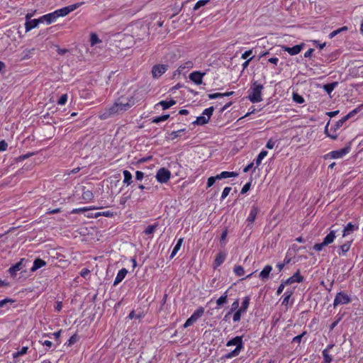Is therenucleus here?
<instances>
[{
	"mask_svg": "<svg viewBox=\"0 0 363 363\" xmlns=\"http://www.w3.org/2000/svg\"><path fill=\"white\" fill-rule=\"evenodd\" d=\"M134 104L132 98L121 96L109 108L105 109L101 115V119H106L116 114H121L129 109Z\"/></svg>",
	"mask_w": 363,
	"mask_h": 363,
	"instance_id": "1",
	"label": "nucleus"
},
{
	"mask_svg": "<svg viewBox=\"0 0 363 363\" xmlns=\"http://www.w3.org/2000/svg\"><path fill=\"white\" fill-rule=\"evenodd\" d=\"M264 86L262 84L255 81L252 83L251 87L249 90L250 92L248 99L252 103H258L262 101V91Z\"/></svg>",
	"mask_w": 363,
	"mask_h": 363,
	"instance_id": "2",
	"label": "nucleus"
},
{
	"mask_svg": "<svg viewBox=\"0 0 363 363\" xmlns=\"http://www.w3.org/2000/svg\"><path fill=\"white\" fill-rule=\"evenodd\" d=\"M259 212V208L253 205L250 209V213L248 217L246 219L247 225L245 228V231H246L248 228V230L250 231L252 228V224L255 222L256 217Z\"/></svg>",
	"mask_w": 363,
	"mask_h": 363,
	"instance_id": "3",
	"label": "nucleus"
},
{
	"mask_svg": "<svg viewBox=\"0 0 363 363\" xmlns=\"http://www.w3.org/2000/svg\"><path fill=\"white\" fill-rule=\"evenodd\" d=\"M204 313V309L203 307H199L197 308L191 316L187 319L186 323L183 325V328H188L189 326L192 325L196 320L203 315Z\"/></svg>",
	"mask_w": 363,
	"mask_h": 363,
	"instance_id": "4",
	"label": "nucleus"
},
{
	"mask_svg": "<svg viewBox=\"0 0 363 363\" xmlns=\"http://www.w3.org/2000/svg\"><path fill=\"white\" fill-rule=\"evenodd\" d=\"M351 301V298L344 292H338L334 299L333 306L336 307L338 305L347 304Z\"/></svg>",
	"mask_w": 363,
	"mask_h": 363,
	"instance_id": "5",
	"label": "nucleus"
},
{
	"mask_svg": "<svg viewBox=\"0 0 363 363\" xmlns=\"http://www.w3.org/2000/svg\"><path fill=\"white\" fill-rule=\"evenodd\" d=\"M82 4H83L82 2V3H77V4H72V5H69L68 6H65V7H64L62 9L56 10L55 11V14H56L57 18L60 17V16H65L67 14H69L70 12L74 11L76 9H77Z\"/></svg>",
	"mask_w": 363,
	"mask_h": 363,
	"instance_id": "6",
	"label": "nucleus"
},
{
	"mask_svg": "<svg viewBox=\"0 0 363 363\" xmlns=\"http://www.w3.org/2000/svg\"><path fill=\"white\" fill-rule=\"evenodd\" d=\"M304 47V43L296 45L293 47H289L287 45H280V48L282 50L287 52L290 55L292 56L298 55L303 49Z\"/></svg>",
	"mask_w": 363,
	"mask_h": 363,
	"instance_id": "7",
	"label": "nucleus"
},
{
	"mask_svg": "<svg viewBox=\"0 0 363 363\" xmlns=\"http://www.w3.org/2000/svg\"><path fill=\"white\" fill-rule=\"evenodd\" d=\"M350 149L351 148H350V146L349 145L346 146L344 148H342V149H340V150H334V151L330 152L328 155V156H330V157L333 158V159L342 158L343 156H345V155H347V153L350 152Z\"/></svg>",
	"mask_w": 363,
	"mask_h": 363,
	"instance_id": "8",
	"label": "nucleus"
},
{
	"mask_svg": "<svg viewBox=\"0 0 363 363\" xmlns=\"http://www.w3.org/2000/svg\"><path fill=\"white\" fill-rule=\"evenodd\" d=\"M169 177L170 172L165 168L160 169L156 174V179L160 183L167 182L169 179Z\"/></svg>",
	"mask_w": 363,
	"mask_h": 363,
	"instance_id": "9",
	"label": "nucleus"
},
{
	"mask_svg": "<svg viewBox=\"0 0 363 363\" xmlns=\"http://www.w3.org/2000/svg\"><path fill=\"white\" fill-rule=\"evenodd\" d=\"M167 69L165 65H155L152 67V74L154 78H159Z\"/></svg>",
	"mask_w": 363,
	"mask_h": 363,
	"instance_id": "10",
	"label": "nucleus"
},
{
	"mask_svg": "<svg viewBox=\"0 0 363 363\" xmlns=\"http://www.w3.org/2000/svg\"><path fill=\"white\" fill-rule=\"evenodd\" d=\"M205 74V72L194 71L189 74V78L196 84L199 85L202 84V79Z\"/></svg>",
	"mask_w": 363,
	"mask_h": 363,
	"instance_id": "11",
	"label": "nucleus"
},
{
	"mask_svg": "<svg viewBox=\"0 0 363 363\" xmlns=\"http://www.w3.org/2000/svg\"><path fill=\"white\" fill-rule=\"evenodd\" d=\"M303 281V277L300 274V271L298 270L296 273L294 274L293 276L285 280V284L287 285L291 284L293 283L297 282L300 283Z\"/></svg>",
	"mask_w": 363,
	"mask_h": 363,
	"instance_id": "12",
	"label": "nucleus"
},
{
	"mask_svg": "<svg viewBox=\"0 0 363 363\" xmlns=\"http://www.w3.org/2000/svg\"><path fill=\"white\" fill-rule=\"evenodd\" d=\"M40 20V23L46 22L48 24H50L56 21L57 18L55 12L50 13L46 15H44L39 18Z\"/></svg>",
	"mask_w": 363,
	"mask_h": 363,
	"instance_id": "13",
	"label": "nucleus"
},
{
	"mask_svg": "<svg viewBox=\"0 0 363 363\" xmlns=\"http://www.w3.org/2000/svg\"><path fill=\"white\" fill-rule=\"evenodd\" d=\"M232 345H235L236 346L235 348L242 349V347H243V342H242V337L241 336H236L235 337H234L232 340H229L227 342V344H226V346H228V347L232 346Z\"/></svg>",
	"mask_w": 363,
	"mask_h": 363,
	"instance_id": "14",
	"label": "nucleus"
},
{
	"mask_svg": "<svg viewBox=\"0 0 363 363\" xmlns=\"http://www.w3.org/2000/svg\"><path fill=\"white\" fill-rule=\"evenodd\" d=\"M358 228L359 227L357 225H354L352 223H348L342 231V236L345 237L353 233L354 230H357Z\"/></svg>",
	"mask_w": 363,
	"mask_h": 363,
	"instance_id": "15",
	"label": "nucleus"
},
{
	"mask_svg": "<svg viewBox=\"0 0 363 363\" xmlns=\"http://www.w3.org/2000/svg\"><path fill=\"white\" fill-rule=\"evenodd\" d=\"M25 261V259H21L18 262H17L16 264L11 267L9 269V273L13 276L16 274V272L20 271L23 267V262Z\"/></svg>",
	"mask_w": 363,
	"mask_h": 363,
	"instance_id": "16",
	"label": "nucleus"
},
{
	"mask_svg": "<svg viewBox=\"0 0 363 363\" xmlns=\"http://www.w3.org/2000/svg\"><path fill=\"white\" fill-rule=\"evenodd\" d=\"M272 267L271 265H266L264 267V268L261 271V272L259 273V278L262 280V281H266L269 278V274L270 272H272Z\"/></svg>",
	"mask_w": 363,
	"mask_h": 363,
	"instance_id": "17",
	"label": "nucleus"
},
{
	"mask_svg": "<svg viewBox=\"0 0 363 363\" xmlns=\"http://www.w3.org/2000/svg\"><path fill=\"white\" fill-rule=\"evenodd\" d=\"M39 23H40V18L26 21L25 23L26 30L28 32L31 29L36 28Z\"/></svg>",
	"mask_w": 363,
	"mask_h": 363,
	"instance_id": "18",
	"label": "nucleus"
},
{
	"mask_svg": "<svg viewBox=\"0 0 363 363\" xmlns=\"http://www.w3.org/2000/svg\"><path fill=\"white\" fill-rule=\"evenodd\" d=\"M127 273H128V270L126 269L123 268L122 269H121L116 275L113 285L116 286L120 282H121L123 281V279L125 278V277L126 276Z\"/></svg>",
	"mask_w": 363,
	"mask_h": 363,
	"instance_id": "19",
	"label": "nucleus"
},
{
	"mask_svg": "<svg viewBox=\"0 0 363 363\" xmlns=\"http://www.w3.org/2000/svg\"><path fill=\"white\" fill-rule=\"evenodd\" d=\"M238 176V174L237 172L224 171V172H222L220 174H217L216 179H218L219 180V179H226V178H229V177H235Z\"/></svg>",
	"mask_w": 363,
	"mask_h": 363,
	"instance_id": "20",
	"label": "nucleus"
},
{
	"mask_svg": "<svg viewBox=\"0 0 363 363\" xmlns=\"http://www.w3.org/2000/svg\"><path fill=\"white\" fill-rule=\"evenodd\" d=\"M46 265V262L40 258H37L34 260L33 265L31 267V272H35L37 269Z\"/></svg>",
	"mask_w": 363,
	"mask_h": 363,
	"instance_id": "21",
	"label": "nucleus"
},
{
	"mask_svg": "<svg viewBox=\"0 0 363 363\" xmlns=\"http://www.w3.org/2000/svg\"><path fill=\"white\" fill-rule=\"evenodd\" d=\"M226 255L224 252H220L216 255V257L214 260V267H217L220 265H221L225 259Z\"/></svg>",
	"mask_w": 363,
	"mask_h": 363,
	"instance_id": "22",
	"label": "nucleus"
},
{
	"mask_svg": "<svg viewBox=\"0 0 363 363\" xmlns=\"http://www.w3.org/2000/svg\"><path fill=\"white\" fill-rule=\"evenodd\" d=\"M334 347L333 344H330L327 346V347L323 351L322 354L323 359L332 362L333 358L332 356L329 354V352Z\"/></svg>",
	"mask_w": 363,
	"mask_h": 363,
	"instance_id": "23",
	"label": "nucleus"
},
{
	"mask_svg": "<svg viewBox=\"0 0 363 363\" xmlns=\"http://www.w3.org/2000/svg\"><path fill=\"white\" fill-rule=\"evenodd\" d=\"M335 238V232L334 230H331L329 234H328L325 238L323 239V242L327 246L331 244Z\"/></svg>",
	"mask_w": 363,
	"mask_h": 363,
	"instance_id": "24",
	"label": "nucleus"
},
{
	"mask_svg": "<svg viewBox=\"0 0 363 363\" xmlns=\"http://www.w3.org/2000/svg\"><path fill=\"white\" fill-rule=\"evenodd\" d=\"M209 121L208 118L202 114L196 118V121L192 123L194 125H203L206 124Z\"/></svg>",
	"mask_w": 363,
	"mask_h": 363,
	"instance_id": "25",
	"label": "nucleus"
},
{
	"mask_svg": "<svg viewBox=\"0 0 363 363\" xmlns=\"http://www.w3.org/2000/svg\"><path fill=\"white\" fill-rule=\"evenodd\" d=\"M228 301L227 291L222 295L219 298L217 299V308H220L223 305L225 304Z\"/></svg>",
	"mask_w": 363,
	"mask_h": 363,
	"instance_id": "26",
	"label": "nucleus"
},
{
	"mask_svg": "<svg viewBox=\"0 0 363 363\" xmlns=\"http://www.w3.org/2000/svg\"><path fill=\"white\" fill-rule=\"evenodd\" d=\"M123 173L124 176L123 183L126 184L127 185L131 184L133 182L131 173L128 170H124Z\"/></svg>",
	"mask_w": 363,
	"mask_h": 363,
	"instance_id": "27",
	"label": "nucleus"
},
{
	"mask_svg": "<svg viewBox=\"0 0 363 363\" xmlns=\"http://www.w3.org/2000/svg\"><path fill=\"white\" fill-rule=\"evenodd\" d=\"M250 297L245 296L243 299V301L242 303L241 307L239 308L240 311H242L243 313H245L247 311V309L250 304Z\"/></svg>",
	"mask_w": 363,
	"mask_h": 363,
	"instance_id": "28",
	"label": "nucleus"
},
{
	"mask_svg": "<svg viewBox=\"0 0 363 363\" xmlns=\"http://www.w3.org/2000/svg\"><path fill=\"white\" fill-rule=\"evenodd\" d=\"M175 104H176V101L172 99L169 101H162L157 105L162 106V108L164 110V109L169 108V107L174 105Z\"/></svg>",
	"mask_w": 363,
	"mask_h": 363,
	"instance_id": "29",
	"label": "nucleus"
},
{
	"mask_svg": "<svg viewBox=\"0 0 363 363\" xmlns=\"http://www.w3.org/2000/svg\"><path fill=\"white\" fill-rule=\"evenodd\" d=\"M337 85V82L327 84L324 85L323 89L328 94H330L334 90Z\"/></svg>",
	"mask_w": 363,
	"mask_h": 363,
	"instance_id": "30",
	"label": "nucleus"
},
{
	"mask_svg": "<svg viewBox=\"0 0 363 363\" xmlns=\"http://www.w3.org/2000/svg\"><path fill=\"white\" fill-rule=\"evenodd\" d=\"M292 294H293V291H288V290L284 294V299L282 301V305L286 306L289 304V299H290L291 296H292Z\"/></svg>",
	"mask_w": 363,
	"mask_h": 363,
	"instance_id": "31",
	"label": "nucleus"
},
{
	"mask_svg": "<svg viewBox=\"0 0 363 363\" xmlns=\"http://www.w3.org/2000/svg\"><path fill=\"white\" fill-rule=\"evenodd\" d=\"M267 151L266 150H262L259 154L258 155L256 160H255V163H256V166L258 167L261 162H262V160H263L264 157H265L267 155Z\"/></svg>",
	"mask_w": 363,
	"mask_h": 363,
	"instance_id": "32",
	"label": "nucleus"
},
{
	"mask_svg": "<svg viewBox=\"0 0 363 363\" xmlns=\"http://www.w3.org/2000/svg\"><path fill=\"white\" fill-rule=\"evenodd\" d=\"M114 215H116V213L106 211L103 212H98L95 214L94 217L98 218L99 216H105V217H113Z\"/></svg>",
	"mask_w": 363,
	"mask_h": 363,
	"instance_id": "33",
	"label": "nucleus"
},
{
	"mask_svg": "<svg viewBox=\"0 0 363 363\" xmlns=\"http://www.w3.org/2000/svg\"><path fill=\"white\" fill-rule=\"evenodd\" d=\"M242 349H240V348H235L234 350H233L232 352H228V354H226L225 355V358L226 359H230V358H233V357H237L240 352V350Z\"/></svg>",
	"mask_w": 363,
	"mask_h": 363,
	"instance_id": "34",
	"label": "nucleus"
},
{
	"mask_svg": "<svg viewBox=\"0 0 363 363\" xmlns=\"http://www.w3.org/2000/svg\"><path fill=\"white\" fill-rule=\"evenodd\" d=\"M233 271L234 273L238 277H241L245 274L244 268L240 265H235Z\"/></svg>",
	"mask_w": 363,
	"mask_h": 363,
	"instance_id": "35",
	"label": "nucleus"
},
{
	"mask_svg": "<svg viewBox=\"0 0 363 363\" xmlns=\"http://www.w3.org/2000/svg\"><path fill=\"white\" fill-rule=\"evenodd\" d=\"M157 227V224L148 225L144 230V233L147 235H152L155 231Z\"/></svg>",
	"mask_w": 363,
	"mask_h": 363,
	"instance_id": "36",
	"label": "nucleus"
},
{
	"mask_svg": "<svg viewBox=\"0 0 363 363\" xmlns=\"http://www.w3.org/2000/svg\"><path fill=\"white\" fill-rule=\"evenodd\" d=\"M182 246V238H179L178 240H177V242L175 245V247H174L172 252V254L170 255V257L172 258L174 257V255H176V253L179 251V250L180 249V247Z\"/></svg>",
	"mask_w": 363,
	"mask_h": 363,
	"instance_id": "37",
	"label": "nucleus"
},
{
	"mask_svg": "<svg viewBox=\"0 0 363 363\" xmlns=\"http://www.w3.org/2000/svg\"><path fill=\"white\" fill-rule=\"evenodd\" d=\"M210 1V0H199L198 1L194 8H193V10L194 11H196L198 10L199 8H201V6H205L206 4H207L208 2Z\"/></svg>",
	"mask_w": 363,
	"mask_h": 363,
	"instance_id": "38",
	"label": "nucleus"
},
{
	"mask_svg": "<svg viewBox=\"0 0 363 363\" xmlns=\"http://www.w3.org/2000/svg\"><path fill=\"white\" fill-rule=\"evenodd\" d=\"M347 30V26H343L340 28H338L335 30H333V32H331L329 35V38H334L335 35H337V34H339L340 33H341L342 31H346Z\"/></svg>",
	"mask_w": 363,
	"mask_h": 363,
	"instance_id": "39",
	"label": "nucleus"
},
{
	"mask_svg": "<svg viewBox=\"0 0 363 363\" xmlns=\"http://www.w3.org/2000/svg\"><path fill=\"white\" fill-rule=\"evenodd\" d=\"M101 40L99 38L96 33H91L90 37V43L91 46H94L98 43H100Z\"/></svg>",
	"mask_w": 363,
	"mask_h": 363,
	"instance_id": "40",
	"label": "nucleus"
},
{
	"mask_svg": "<svg viewBox=\"0 0 363 363\" xmlns=\"http://www.w3.org/2000/svg\"><path fill=\"white\" fill-rule=\"evenodd\" d=\"M169 114L162 115L161 116L155 117V118H154L152 119V123H160L162 121H164L167 118H169Z\"/></svg>",
	"mask_w": 363,
	"mask_h": 363,
	"instance_id": "41",
	"label": "nucleus"
},
{
	"mask_svg": "<svg viewBox=\"0 0 363 363\" xmlns=\"http://www.w3.org/2000/svg\"><path fill=\"white\" fill-rule=\"evenodd\" d=\"M350 247H351V242H347L343 245H342L340 248L342 251V253L343 255H345L347 252H348L350 249Z\"/></svg>",
	"mask_w": 363,
	"mask_h": 363,
	"instance_id": "42",
	"label": "nucleus"
},
{
	"mask_svg": "<svg viewBox=\"0 0 363 363\" xmlns=\"http://www.w3.org/2000/svg\"><path fill=\"white\" fill-rule=\"evenodd\" d=\"M213 106H211L208 108H206L203 111V115L205 116L206 118H208V120H210L211 118V116H212L213 114Z\"/></svg>",
	"mask_w": 363,
	"mask_h": 363,
	"instance_id": "43",
	"label": "nucleus"
},
{
	"mask_svg": "<svg viewBox=\"0 0 363 363\" xmlns=\"http://www.w3.org/2000/svg\"><path fill=\"white\" fill-rule=\"evenodd\" d=\"M93 196H94L93 194H92V192L91 191L86 190V191H83V194H82L83 199H84V200H91Z\"/></svg>",
	"mask_w": 363,
	"mask_h": 363,
	"instance_id": "44",
	"label": "nucleus"
},
{
	"mask_svg": "<svg viewBox=\"0 0 363 363\" xmlns=\"http://www.w3.org/2000/svg\"><path fill=\"white\" fill-rule=\"evenodd\" d=\"M293 100L298 104H303L304 102V99L297 93L293 94Z\"/></svg>",
	"mask_w": 363,
	"mask_h": 363,
	"instance_id": "45",
	"label": "nucleus"
},
{
	"mask_svg": "<svg viewBox=\"0 0 363 363\" xmlns=\"http://www.w3.org/2000/svg\"><path fill=\"white\" fill-rule=\"evenodd\" d=\"M307 334L306 331L303 332L301 335L294 337L292 340V342L299 344L301 342L302 338Z\"/></svg>",
	"mask_w": 363,
	"mask_h": 363,
	"instance_id": "46",
	"label": "nucleus"
},
{
	"mask_svg": "<svg viewBox=\"0 0 363 363\" xmlns=\"http://www.w3.org/2000/svg\"><path fill=\"white\" fill-rule=\"evenodd\" d=\"M143 316V313H135V311H132L128 318H130V319H133V318H137V319H140V318H142Z\"/></svg>",
	"mask_w": 363,
	"mask_h": 363,
	"instance_id": "47",
	"label": "nucleus"
},
{
	"mask_svg": "<svg viewBox=\"0 0 363 363\" xmlns=\"http://www.w3.org/2000/svg\"><path fill=\"white\" fill-rule=\"evenodd\" d=\"M28 351V347H23L21 350L18 351L17 352L14 353L13 354V357L16 358L18 356L23 355L26 354Z\"/></svg>",
	"mask_w": 363,
	"mask_h": 363,
	"instance_id": "48",
	"label": "nucleus"
},
{
	"mask_svg": "<svg viewBox=\"0 0 363 363\" xmlns=\"http://www.w3.org/2000/svg\"><path fill=\"white\" fill-rule=\"evenodd\" d=\"M344 123L341 119H340L338 121H337L335 125L330 128V130H333L335 132L337 130H338L340 127L342 126Z\"/></svg>",
	"mask_w": 363,
	"mask_h": 363,
	"instance_id": "49",
	"label": "nucleus"
},
{
	"mask_svg": "<svg viewBox=\"0 0 363 363\" xmlns=\"http://www.w3.org/2000/svg\"><path fill=\"white\" fill-rule=\"evenodd\" d=\"M244 313L242 311H240L239 309L237 310V311L234 313L233 315V321L234 322H238L240 320L241 315Z\"/></svg>",
	"mask_w": 363,
	"mask_h": 363,
	"instance_id": "50",
	"label": "nucleus"
},
{
	"mask_svg": "<svg viewBox=\"0 0 363 363\" xmlns=\"http://www.w3.org/2000/svg\"><path fill=\"white\" fill-rule=\"evenodd\" d=\"M78 339L79 338L77 334L73 335L68 340V345L70 346L75 344L78 341Z\"/></svg>",
	"mask_w": 363,
	"mask_h": 363,
	"instance_id": "51",
	"label": "nucleus"
},
{
	"mask_svg": "<svg viewBox=\"0 0 363 363\" xmlns=\"http://www.w3.org/2000/svg\"><path fill=\"white\" fill-rule=\"evenodd\" d=\"M327 246L325 244H324L323 242H322L321 243H316L313 245V248L316 250V251H320L322 250V249Z\"/></svg>",
	"mask_w": 363,
	"mask_h": 363,
	"instance_id": "52",
	"label": "nucleus"
},
{
	"mask_svg": "<svg viewBox=\"0 0 363 363\" xmlns=\"http://www.w3.org/2000/svg\"><path fill=\"white\" fill-rule=\"evenodd\" d=\"M250 186H251V181L244 185L240 193L242 194H246L250 190Z\"/></svg>",
	"mask_w": 363,
	"mask_h": 363,
	"instance_id": "53",
	"label": "nucleus"
},
{
	"mask_svg": "<svg viewBox=\"0 0 363 363\" xmlns=\"http://www.w3.org/2000/svg\"><path fill=\"white\" fill-rule=\"evenodd\" d=\"M216 176L215 177H211L208 179V181H207V187H211L212 186L216 180H218V179H216Z\"/></svg>",
	"mask_w": 363,
	"mask_h": 363,
	"instance_id": "54",
	"label": "nucleus"
},
{
	"mask_svg": "<svg viewBox=\"0 0 363 363\" xmlns=\"http://www.w3.org/2000/svg\"><path fill=\"white\" fill-rule=\"evenodd\" d=\"M67 94H63L61 96V97L59 99L58 101H57V104L59 105H64L65 104V103L67 102Z\"/></svg>",
	"mask_w": 363,
	"mask_h": 363,
	"instance_id": "55",
	"label": "nucleus"
},
{
	"mask_svg": "<svg viewBox=\"0 0 363 363\" xmlns=\"http://www.w3.org/2000/svg\"><path fill=\"white\" fill-rule=\"evenodd\" d=\"M230 190H231V188H230V187H228V186L225 187V188L223 189V192H222V195H221V199H222V200H223V199H225V198L227 197V196L229 194V193H230Z\"/></svg>",
	"mask_w": 363,
	"mask_h": 363,
	"instance_id": "56",
	"label": "nucleus"
},
{
	"mask_svg": "<svg viewBox=\"0 0 363 363\" xmlns=\"http://www.w3.org/2000/svg\"><path fill=\"white\" fill-rule=\"evenodd\" d=\"M287 285L286 284H285V281H282L281 284L279 286L278 289H277V295H279L282 293V291H284V287L285 286Z\"/></svg>",
	"mask_w": 363,
	"mask_h": 363,
	"instance_id": "57",
	"label": "nucleus"
},
{
	"mask_svg": "<svg viewBox=\"0 0 363 363\" xmlns=\"http://www.w3.org/2000/svg\"><path fill=\"white\" fill-rule=\"evenodd\" d=\"M193 66H194V63L191 60H188V61L185 62L184 63H183V69H185V68L190 69V68H192Z\"/></svg>",
	"mask_w": 363,
	"mask_h": 363,
	"instance_id": "58",
	"label": "nucleus"
},
{
	"mask_svg": "<svg viewBox=\"0 0 363 363\" xmlns=\"http://www.w3.org/2000/svg\"><path fill=\"white\" fill-rule=\"evenodd\" d=\"M239 307V300L236 299L231 306L230 311L233 312L235 310H237Z\"/></svg>",
	"mask_w": 363,
	"mask_h": 363,
	"instance_id": "59",
	"label": "nucleus"
},
{
	"mask_svg": "<svg viewBox=\"0 0 363 363\" xmlns=\"http://www.w3.org/2000/svg\"><path fill=\"white\" fill-rule=\"evenodd\" d=\"M275 145V141H274L272 138L268 140L266 144V147L268 149H272Z\"/></svg>",
	"mask_w": 363,
	"mask_h": 363,
	"instance_id": "60",
	"label": "nucleus"
},
{
	"mask_svg": "<svg viewBox=\"0 0 363 363\" xmlns=\"http://www.w3.org/2000/svg\"><path fill=\"white\" fill-rule=\"evenodd\" d=\"M222 97L221 93H214L208 94V98L210 99H214Z\"/></svg>",
	"mask_w": 363,
	"mask_h": 363,
	"instance_id": "61",
	"label": "nucleus"
},
{
	"mask_svg": "<svg viewBox=\"0 0 363 363\" xmlns=\"http://www.w3.org/2000/svg\"><path fill=\"white\" fill-rule=\"evenodd\" d=\"M144 177V173L140 171H137L135 172V179L137 180H142Z\"/></svg>",
	"mask_w": 363,
	"mask_h": 363,
	"instance_id": "62",
	"label": "nucleus"
},
{
	"mask_svg": "<svg viewBox=\"0 0 363 363\" xmlns=\"http://www.w3.org/2000/svg\"><path fill=\"white\" fill-rule=\"evenodd\" d=\"M7 143L4 140L0 141V151H5L7 148Z\"/></svg>",
	"mask_w": 363,
	"mask_h": 363,
	"instance_id": "63",
	"label": "nucleus"
},
{
	"mask_svg": "<svg viewBox=\"0 0 363 363\" xmlns=\"http://www.w3.org/2000/svg\"><path fill=\"white\" fill-rule=\"evenodd\" d=\"M252 54V50H247V51H245V52L242 55V59H247V57H249Z\"/></svg>",
	"mask_w": 363,
	"mask_h": 363,
	"instance_id": "64",
	"label": "nucleus"
}]
</instances>
